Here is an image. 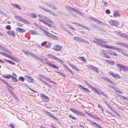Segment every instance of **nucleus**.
<instances>
[{
    "label": "nucleus",
    "instance_id": "25",
    "mask_svg": "<svg viewBox=\"0 0 128 128\" xmlns=\"http://www.w3.org/2000/svg\"><path fill=\"white\" fill-rule=\"evenodd\" d=\"M76 114L79 115L80 116H86L85 114H84L82 112L80 111H79L78 110L77 112V113Z\"/></svg>",
    "mask_w": 128,
    "mask_h": 128
},
{
    "label": "nucleus",
    "instance_id": "7",
    "mask_svg": "<svg viewBox=\"0 0 128 128\" xmlns=\"http://www.w3.org/2000/svg\"><path fill=\"white\" fill-rule=\"evenodd\" d=\"M25 78L27 81L29 82H34L32 77H30L28 76H25Z\"/></svg>",
    "mask_w": 128,
    "mask_h": 128
},
{
    "label": "nucleus",
    "instance_id": "5",
    "mask_svg": "<svg viewBox=\"0 0 128 128\" xmlns=\"http://www.w3.org/2000/svg\"><path fill=\"white\" fill-rule=\"evenodd\" d=\"M45 63L48 66L52 68L56 69H58L59 68L58 66H56L54 64H52L50 62L48 61L46 62Z\"/></svg>",
    "mask_w": 128,
    "mask_h": 128
},
{
    "label": "nucleus",
    "instance_id": "27",
    "mask_svg": "<svg viewBox=\"0 0 128 128\" xmlns=\"http://www.w3.org/2000/svg\"><path fill=\"white\" fill-rule=\"evenodd\" d=\"M70 66L72 67L74 69L77 71H79V70L74 65L72 64H70Z\"/></svg>",
    "mask_w": 128,
    "mask_h": 128
},
{
    "label": "nucleus",
    "instance_id": "8",
    "mask_svg": "<svg viewBox=\"0 0 128 128\" xmlns=\"http://www.w3.org/2000/svg\"><path fill=\"white\" fill-rule=\"evenodd\" d=\"M42 44V46H45V47L46 48H50L51 45V44L48 42H43Z\"/></svg>",
    "mask_w": 128,
    "mask_h": 128
},
{
    "label": "nucleus",
    "instance_id": "22",
    "mask_svg": "<svg viewBox=\"0 0 128 128\" xmlns=\"http://www.w3.org/2000/svg\"><path fill=\"white\" fill-rule=\"evenodd\" d=\"M102 78L104 80L107 82H109L110 83L112 82L110 80L109 78H106L104 77H102Z\"/></svg>",
    "mask_w": 128,
    "mask_h": 128
},
{
    "label": "nucleus",
    "instance_id": "33",
    "mask_svg": "<svg viewBox=\"0 0 128 128\" xmlns=\"http://www.w3.org/2000/svg\"><path fill=\"white\" fill-rule=\"evenodd\" d=\"M113 49L116 50H118L120 52H122V49H121L119 48H118L116 47H114L113 46V48H112Z\"/></svg>",
    "mask_w": 128,
    "mask_h": 128
},
{
    "label": "nucleus",
    "instance_id": "45",
    "mask_svg": "<svg viewBox=\"0 0 128 128\" xmlns=\"http://www.w3.org/2000/svg\"><path fill=\"white\" fill-rule=\"evenodd\" d=\"M45 20H46L47 22L49 23H51L52 22L50 20L46 18Z\"/></svg>",
    "mask_w": 128,
    "mask_h": 128
},
{
    "label": "nucleus",
    "instance_id": "43",
    "mask_svg": "<svg viewBox=\"0 0 128 128\" xmlns=\"http://www.w3.org/2000/svg\"><path fill=\"white\" fill-rule=\"evenodd\" d=\"M88 120H89V121L90 122V124H91L92 125V124H95L96 126V124H96V123L95 122H92V121L89 120H88V119H87Z\"/></svg>",
    "mask_w": 128,
    "mask_h": 128
},
{
    "label": "nucleus",
    "instance_id": "29",
    "mask_svg": "<svg viewBox=\"0 0 128 128\" xmlns=\"http://www.w3.org/2000/svg\"><path fill=\"white\" fill-rule=\"evenodd\" d=\"M2 76L3 77L6 78L7 79L10 78L11 77V76L10 75H8L6 76V74L4 75H3Z\"/></svg>",
    "mask_w": 128,
    "mask_h": 128
},
{
    "label": "nucleus",
    "instance_id": "14",
    "mask_svg": "<svg viewBox=\"0 0 128 128\" xmlns=\"http://www.w3.org/2000/svg\"><path fill=\"white\" fill-rule=\"evenodd\" d=\"M123 70L124 72L128 71V67L125 66H122L120 70Z\"/></svg>",
    "mask_w": 128,
    "mask_h": 128
},
{
    "label": "nucleus",
    "instance_id": "56",
    "mask_svg": "<svg viewBox=\"0 0 128 128\" xmlns=\"http://www.w3.org/2000/svg\"><path fill=\"white\" fill-rule=\"evenodd\" d=\"M74 38L77 41H79V37H74Z\"/></svg>",
    "mask_w": 128,
    "mask_h": 128
},
{
    "label": "nucleus",
    "instance_id": "51",
    "mask_svg": "<svg viewBox=\"0 0 128 128\" xmlns=\"http://www.w3.org/2000/svg\"><path fill=\"white\" fill-rule=\"evenodd\" d=\"M105 12L106 14H109L110 13V10L108 9L106 10Z\"/></svg>",
    "mask_w": 128,
    "mask_h": 128
},
{
    "label": "nucleus",
    "instance_id": "36",
    "mask_svg": "<svg viewBox=\"0 0 128 128\" xmlns=\"http://www.w3.org/2000/svg\"><path fill=\"white\" fill-rule=\"evenodd\" d=\"M28 16L30 17H31L33 18H36V15L30 13L29 14Z\"/></svg>",
    "mask_w": 128,
    "mask_h": 128
},
{
    "label": "nucleus",
    "instance_id": "41",
    "mask_svg": "<svg viewBox=\"0 0 128 128\" xmlns=\"http://www.w3.org/2000/svg\"><path fill=\"white\" fill-rule=\"evenodd\" d=\"M6 60L10 64H12V65H15V63L12 61L10 60Z\"/></svg>",
    "mask_w": 128,
    "mask_h": 128
},
{
    "label": "nucleus",
    "instance_id": "63",
    "mask_svg": "<svg viewBox=\"0 0 128 128\" xmlns=\"http://www.w3.org/2000/svg\"><path fill=\"white\" fill-rule=\"evenodd\" d=\"M8 90L11 94H13V92H12V91L11 90L10 88H8Z\"/></svg>",
    "mask_w": 128,
    "mask_h": 128
},
{
    "label": "nucleus",
    "instance_id": "18",
    "mask_svg": "<svg viewBox=\"0 0 128 128\" xmlns=\"http://www.w3.org/2000/svg\"><path fill=\"white\" fill-rule=\"evenodd\" d=\"M94 40H95V41L93 40L94 42L100 45V44H101V40L100 39H98L97 38H95Z\"/></svg>",
    "mask_w": 128,
    "mask_h": 128
},
{
    "label": "nucleus",
    "instance_id": "38",
    "mask_svg": "<svg viewBox=\"0 0 128 128\" xmlns=\"http://www.w3.org/2000/svg\"><path fill=\"white\" fill-rule=\"evenodd\" d=\"M36 59H37L40 61H42L43 63H45V62L44 60H43L42 59H41L40 57L38 56H36Z\"/></svg>",
    "mask_w": 128,
    "mask_h": 128
},
{
    "label": "nucleus",
    "instance_id": "50",
    "mask_svg": "<svg viewBox=\"0 0 128 128\" xmlns=\"http://www.w3.org/2000/svg\"><path fill=\"white\" fill-rule=\"evenodd\" d=\"M30 56H32V57H33L34 58H36V56L34 54H32V53H30V54H29Z\"/></svg>",
    "mask_w": 128,
    "mask_h": 128
},
{
    "label": "nucleus",
    "instance_id": "57",
    "mask_svg": "<svg viewBox=\"0 0 128 128\" xmlns=\"http://www.w3.org/2000/svg\"><path fill=\"white\" fill-rule=\"evenodd\" d=\"M38 20L40 22H42V23H43L44 24L46 23V21L45 20H43L41 19H39Z\"/></svg>",
    "mask_w": 128,
    "mask_h": 128
},
{
    "label": "nucleus",
    "instance_id": "64",
    "mask_svg": "<svg viewBox=\"0 0 128 128\" xmlns=\"http://www.w3.org/2000/svg\"><path fill=\"white\" fill-rule=\"evenodd\" d=\"M96 128H101V127L99 124H97L96 125Z\"/></svg>",
    "mask_w": 128,
    "mask_h": 128
},
{
    "label": "nucleus",
    "instance_id": "31",
    "mask_svg": "<svg viewBox=\"0 0 128 128\" xmlns=\"http://www.w3.org/2000/svg\"><path fill=\"white\" fill-rule=\"evenodd\" d=\"M114 33L122 37V36L123 34V33H122L121 32H119L117 31H115L114 32Z\"/></svg>",
    "mask_w": 128,
    "mask_h": 128
},
{
    "label": "nucleus",
    "instance_id": "1",
    "mask_svg": "<svg viewBox=\"0 0 128 128\" xmlns=\"http://www.w3.org/2000/svg\"><path fill=\"white\" fill-rule=\"evenodd\" d=\"M42 31L44 32V34L47 36L56 39H57L58 38L57 37L54 35L52 34L51 33L48 32L47 31L44 29Z\"/></svg>",
    "mask_w": 128,
    "mask_h": 128
},
{
    "label": "nucleus",
    "instance_id": "30",
    "mask_svg": "<svg viewBox=\"0 0 128 128\" xmlns=\"http://www.w3.org/2000/svg\"><path fill=\"white\" fill-rule=\"evenodd\" d=\"M70 110L72 112L75 113L76 114L77 113V112L78 111V110H77L71 108L70 109Z\"/></svg>",
    "mask_w": 128,
    "mask_h": 128
},
{
    "label": "nucleus",
    "instance_id": "24",
    "mask_svg": "<svg viewBox=\"0 0 128 128\" xmlns=\"http://www.w3.org/2000/svg\"><path fill=\"white\" fill-rule=\"evenodd\" d=\"M17 30L20 32H23L25 31V30L20 28H17Z\"/></svg>",
    "mask_w": 128,
    "mask_h": 128
},
{
    "label": "nucleus",
    "instance_id": "6",
    "mask_svg": "<svg viewBox=\"0 0 128 128\" xmlns=\"http://www.w3.org/2000/svg\"><path fill=\"white\" fill-rule=\"evenodd\" d=\"M62 48V46H61L57 44L55 45L54 47V50L56 51H59Z\"/></svg>",
    "mask_w": 128,
    "mask_h": 128
},
{
    "label": "nucleus",
    "instance_id": "62",
    "mask_svg": "<svg viewBox=\"0 0 128 128\" xmlns=\"http://www.w3.org/2000/svg\"><path fill=\"white\" fill-rule=\"evenodd\" d=\"M54 59L58 61L59 60V59L56 57L54 56L53 58Z\"/></svg>",
    "mask_w": 128,
    "mask_h": 128
},
{
    "label": "nucleus",
    "instance_id": "47",
    "mask_svg": "<svg viewBox=\"0 0 128 128\" xmlns=\"http://www.w3.org/2000/svg\"><path fill=\"white\" fill-rule=\"evenodd\" d=\"M9 126L12 128H14L15 126L13 123H10L9 125Z\"/></svg>",
    "mask_w": 128,
    "mask_h": 128
},
{
    "label": "nucleus",
    "instance_id": "19",
    "mask_svg": "<svg viewBox=\"0 0 128 128\" xmlns=\"http://www.w3.org/2000/svg\"><path fill=\"white\" fill-rule=\"evenodd\" d=\"M113 16L115 17H116L117 16H120V14L118 12L115 11L114 12Z\"/></svg>",
    "mask_w": 128,
    "mask_h": 128
},
{
    "label": "nucleus",
    "instance_id": "9",
    "mask_svg": "<svg viewBox=\"0 0 128 128\" xmlns=\"http://www.w3.org/2000/svg\"><path fill=\"white\" fill-rule=\"evenodd\" d=\"M43 10L44 11L49 13H50V14H51L52 15H53V16H56V17L58 16V15L57 14H56L54 13L53 12H51L50 10H48V9H47V8H43Z\"/></svg>",
    "mask_w": 128,
    "mask_h": 128
},
{
    "label": "nucleus",
    "instance_id": "23",
    "mask_svg": "<svg viewBox=\"0 0 128 128\" xmlns=\"http://www.w3.org/2000/svg\"><path fill=\"white\" fill-rule=\"evenodd\" d=\"M12 81L14 82H16L18 81V79L14 76L12 75L11 77Z\"/></svg>",
    "mask_w": 128,
    "mask_h": 128
},
{
    "label": "nucleus",
    "instance_id": "21",
    "mask_svg": "<svg viewBox=\"0 0 128 128\" xmlns=\"http://www.w3.org/2000/svg\"><path fill=\"white\" fill-rule=\"evenodd\" d=\"M108 53L112 55L115 56H117L118 55V54L117 53H116L115 52H112V51L109 50L108 52Z\"/></svg>",
    "mask_w": 128,
    "mask_h": 128
},
{
    "label": "nucleus",
    "instance_id": "11",
    "mask_svg": "<svg viewBox=\"0 0 128 128\" xmlns=\"http://www.w3.org/2000/svg\"><path fill=\"white\" fill-rule=\"evenodd\" d=\"M78 86H79V87L81 89H82L83 91L86 92H90V91L89 90L84 88L83 86L80 85H79Z\"/></svg>",
    "mask_w": 128,
    "mask_h": 128
},
{
    "label": "nucleus",
    "instance_id": "35",
    "mask_svg": "<svg viewBox=\"0 0 128 128\" xmlns=\"http://www.w3.org/2000/svg\"><path fill=\"white\" fill-rule=\"evenodd\" d=\"M12 5L14 7H15L16 8H21L20 7L18 4H12Z\"/></svg>",
    "mask_w": 128,
    "mask_h": 128
},
{
    "label": "nucleus",
    "instance_id": "58",
    "mask_svg": "<svg viewBox=\"0 0 128 128\" xmlns=\"http://www.w3.org/2000/svg\"><path fill=\"white\" fill-rule=\"evenodd\" d=\"M109 64L111 65H114V62L113 61H109Z\"/></svg>",
    "mask_w": 128,
    "mask_h": 128
},
{
    "label": "nucleus",
    "instance_id": "46",
    "mask_svg": "<svg viewBox=\"0 0 128 128\" xmlns=\"http://www.w3.org/2000/svg\"><path fill=\"white\" fill-rule=\"evenodd\" d=\"M46 56H48L49 57L51 58H53L54 56H53L51 54H48Z\"/></svg>",
    "mask_w": 128,
    "mask_h": 128
},
{
    "label": "nucleus",
    "instance_id": "16",
    "mask_svg": "<svg viewBox=\"0 0 128 128\" xmlns=\"http://www.w3.org/2000/svg\"><path fill=\"white\" fill-rule=\"evenodd\" d=\"M102 56L107 58H110V57L107 55L104 52H102L101 53Z\"/></svg>",
    "mask_w": 128,
    "mask_h": 128
},
{
    "label": "nucleus",
    "instance_id": "4",
    "mask_svg": "<svg viewBox=\"0 0 128 128\" xmlns=\"http://www.w3.org/2000/svg\"><path fill=\"white\" fill-rule=\"evenodd\" d=\"M87 67L92 70L95 72L96 73H98V70L97 68L94 66L93 65H87Z\"/></svg>",
    "mask_w": 128,
    "mask_h": 128
},
{
    "label": "nucleus",
    "instance_id": "28",
    "mask_svg": "<svg viewBox=\"0 0 128 128\" xmlns=\"http://www.w3.org/2000/svg\"><path fill=\"white\" fill-rule=\"evenodd\" d=\"M79 59L81 60L82 61H84L85 62H87L86 60L84 57H79Z\"/></svg>",
    "mask_w": 128,
    "mask_h": 128
},
{
    "label": "nucleus",
    "instance_id": "53",
    "mask_svg": "<svg viewBox=\"0 0 128 128\" xmlns=\"http://www.w3.org/2000/svg\"><path fill=\"white\" fill-rule=\"evenodd\" d=\"M0 14L2 15L5 16L6 14L0 10Z\"/></svg>",
    "mask_w": 128,
    "mask_h": 128
},
{
    "label": "nucleus",
    "instance_id": "37",
    "mask_svg": "<svg viewBox=\"0 0 128 128\" xmlns=\"http://www.w3.org/2000/svg\"><path fill=\"white\" fill-rule=\"evenodd\" d=\"M19 80L23 82L24 81L25 79L22 76H20L19 78Z\"/></svg>",
    "mask_w": 128,
    "mask_h": 128
},
{
    "label": "nucleus",
    "instance_id": "12",
    "mask_svg": "<svg viewBox=\"0 0 128 128\" xmlns=\"http://www.w3.org/2000/svg\"><path fill=\"white\" fill-rule=\"evenodd\" d=\"M8 34L11 36H12L13 37H15L16 34L15 33L12 31H9L7 32Z\"/></svg>",
    "mask_w": 128,
    "mask_h": 128
},
{
    "label": "nucleus",
    "instance_id": "13",
    "mask_svg": "<svg viewBox=\"0 0 128 128\" xmlns=\"http://www.w3.org/2000/svg\"><path fill=\"white\" fill-rule=\"evenodd\" d=\"M44 112H46L48 115L50 117L53 118L54 119H56V118L54 116L51 114L49 112L46 111H44Z\"/></svg>",
    "mask_w": 128,
    "mask_h": 128
},
{
    "label": "nucleus",
    "instance_id": "55",
    "mask_svg": "<svg viewBox=\"0 0 128 128\" xmlns=\"http://www.w3.org/2000/svg\"><path fill=\"white\" fill-rule=\"evenodd\" d=\"M70 22L72 24H75L78 26V24H79V23L76 22H74L71 21Z\"/></svg>",
    "mask_w": 128,
    "mask_h": 128
},
{
    "label": "nucleus",
    "instance_id": "15",
    "mask_svg": "<svg viewBox=\"0 0 128 128\" xmlns=\"http://www.w3.org/2000/svg\"><path fill=\"white\" fill-rule=\"evenodd\" d=\"M60 26L61 28H62V29L64 30L66 32H67V33H70L69 32V31L68 29L66 28V27L64 26L63 24H60Z\"/></svg>",
    "mask_w": 128,
    "mask_h": 128
},
{
    "label": "nucleus",
    "instance_id": "40",
    "mask_svg": "<svg viewBox=\"0 0 128 128\" xmlns=\"http://www.w3.org/2000/svg\"><path fill=\"white\" fill-rule=\"evenodd\" d=\"M84 82H85L86 84L88 85L89 87H90L91 88H93V87L89 83H88L86 81L84 80Z\"/></svg>",
    "mask_w": 128,
    "mask_h": 128
},
{
    "label": "nucleus",
    "instance_id": "54",
    "mask_svg": "<svg viewBox=\"0 0 128 128\" xmlns=\"http://www.w3.org/2000/svg\"><path fill=\"white\" fill-rule=\"evenodd\" d=\"M24 52L25 54L27 55H29L30 53L28 51H24Z\"/></svg>",
    "mask_w": 128,
    "mask_h": 128
},
{
    "label": "nucleus",
    "instance_id": "34",
    "mask_svg": "<svg viewBox=\"0 0 128 128\" xmlns=\"http://www.w3.org/2000/svg\"><path fill=\"white\" fill-rule=\"evenodd\" d=\"M12 5L14 7H15L16 8H21L20 7L18 4H12Z\"/></svg>",
    "mask_w": 128,
    "mask_h": 128
},
{
    "label": "nucleus",
    "instance_id": "44",
    "mask_svg": "<svg viewBox=\"0 0 128 128\" xmlns=\"http://www.w3.org/2000/svg\"><path fill=\"white\" fill-rule=\"evenodd\" d=\"M98 29L102 31V32H106V30L104 28H98Z\"/></svg>",
    "mask_w": 128,
    "mask_h": 128
},
{
    "label": "nucleus",
    "instance_id": "10",
    "mask_svg": "<svg viewBox=\"0 0 128 128\" xmlns=\"http://www.w3.org/2000/svg\"><path fill=\"white\" fill-rule=\"evenodd\" d=\"M70 10H72L73 11L75 12L76 13L80 14L82 15H84V14L82 12H81L79 11L78 10L76 9L75 8H69Z\"/></svg>",
    "mask_w": 128,
    "mask_h": 128
},
{
    "label": "nucleus",
    "instance_id": "3",
    "mask_svg": "<svg viewBox=\"0 0 128 128\" xmlns=\"http://www.w3.org/2000/svg\"><path fill=\"white\" fill-rule=\"evenodd\" d=\"M15 17L16 19L18 20H19L21 21L23 23L26 24H28V22L27 20H26L24 19H23L20 16H15Z\"/></svg>",
    "mask_w": 128,
    "mask_h": 128
},
{
    "label": "nucleus",
    "instance_id": "26",
    "mask_svg": "<svg viewBox=\"0 0 128 128\" xmlns=\"http://www.w3.org/2000/svg\"><path fill=\"white\" fill-rule=\"evenodd\" d=\"M107 42H105L104 40H101V44H100V45L101 46H102L104 47V45L105 44H106Z\"/></svg>",
    "mask_w": 128,
    "mask_h": 128
},
{
    "label": "nucleus",
    "instance_id": "2",
    "mask_svg": "<svg viewBox=\"0 0 128 128\" xmlns=\"http://www.w3.org/2000/svg\"><path fill=\"white\" fill-rule=\"evenodd\" d=\"M108 23L111 25L116 26L119 24V23L117 20H111L108 21Z\"/></svg>",
    "mask_w": 128,
    "mask_h": 128
},
{
    "label": "nucleus",
    "instance_id": "52",
    "mask_svg": "<svg viewBox=\"0 0 128 128\" xmlns=\"http://www.w3.org/2000/svg\"><path fill=\"white\" fill-rule=\"evenodd\" d=\"M44 24H46L49 27H50L52 26V25H51L50 24L48 23H47L46 22V23H44Z\"/></svg>",
    "mask_w": 128,
    "mask_h": 128
},
{
    "label": "nucleus",
    "instance_id": "60",
    "mask_svg": "<svg viewBox=\"0 0 128 128\" xmlns=\"http://www.w3.org/2000/svg\"><path fill=\"white\" fill-rule=\"evenodd\" d=\"M69 116L71 118H72V119H74V120H76V118H75L74 117H73V116L71 115H70Z\"/></svg>",
    "mask_w": 128,
    "mask_h": 128
},
{
    "label": "nucleus",
    "instance_id": "48",
    "mask_svg": "<svg viewBox=\"0 0 128 128\" xmlns=\"http://www.w3.org/2000/svg\"><path fill=\"white\" fill-rule=\"evenodd\" d=\"M6 28L8 30H10L11 28V27L10 25H8L6 26Z\"/></svg>",
    "mask_w": 128,
    "mask_h": 128
},
{
    "label": "nucleus",
    "instance_id": "39",
    "mask_svg": "<svg viewBox=\"0 0 128 128\" xmlns=\"http://www.w3.org/2000/svg\"><path fill=\"white\" fill-rule=\"evenodd\" d=\"M6 57L11 59L12 60H14L15 58L13 56L10 55H8V56Z\"/></svg>",
    "mask_w": 128,
    "mask_h": 128
},
{
    "label": "nucleus",
    "instance_id": "42",
    "mask_svg": "<svg viewBox=\"0 0 128 128\" xmlns=\"http://www.w3.org/2000/svg\"><path fill=\"white\" fill-rule=\"evenodd\" d=\"M104 47H105L109 49L112 48H113V46H110L108 45H105Z\"/></svg>",
    "mask_w": 128,
    "mask_h": 128
},
{
    "label": "nucleus",
    "instance_id": "20",
    "mask_svg": "<svg viewBox=\"0 0 128 128\" xmlns=\"http://www.w3.org/2000/svg\"><path fill=\"white\" fill-rule=\"evenodd\" d=\"M30 33L32 35H38V33L35 31L34 30H31L29 31Z\"/></svg>",
    "mask_w": 128,
    "mask_h": 128
},
{
    "label": "nucleus",
    "instance_id": "17",
    "mask_svg": "<svg viewBox=\"0 0 128 128\" xmlns=\"http://www.w3.org/2000/svg\"><path fill=\"white\" fill-rule=\"evenodd\" d=\"M40 96L41 98H42L43 99H45L47 100H49L48 98L46 96L44 95L43 94H40Z\"/></svg>",
    "mask_w": 128,
    "mask_h": 128
},
{
    "label": "nucleus",
    "instance_id": "32",
    "mask_svg": "<svg viewBox=\"0 0 128 128\" xmlns=\"http://www.w3.org/2000/svg\"><path fill=\"white\" fill-rule=\"evenodd\" d=\"M92 117L94 119H96L100 121L101 120V119L98 117L94 115H92Z\"/></svg>",
    "mask_w": 128,
    "mask_h": 128
},
{
    "label": "nucleus",
    "instance_id": "59",
    "mask_svg": "<svg viewBox=\"0 0 128 128\" xmlns=\"http://www.w3.org/2000/svg\"><path fill=\"white\" fill-rule=\"evenodd\" d=\"M83 41H84V40L82 38H79V41L78 42H82Z\"/></svg>",
    "mask_w": 128,
    "mask_h": 128
},
{
    "label": "nucleus",
    "instance_id": "61",
    "mask_svg": "<svg viewBox=\"0 0 128 128\" xmlns=\"http://www.w3.org/2000/svg\"><path fill=\"white\" fill-rule=\"evenodd\" d=\"M91 26L92 27L94 28H98V27L95 25L93 24L91 25Z\"/></svg>",
    "mask_w": 128,
    "mask_h": 128
},
{
    "label": "nucleus",
    "instance_id": "49",
    "mask_svg": "<svg viewBox=\"0 0 128 128\" xmlns=\"http://www.w3.org/2000/svg\"><path fill=\"white\" fill-rule=\"evenodd\" d=\"M122 53L123 55L128 57V54L126 53L123 52H122Z\"/></svg>",
    "mask_w": 128,
    "mask_h": 128
}]
</instances>
